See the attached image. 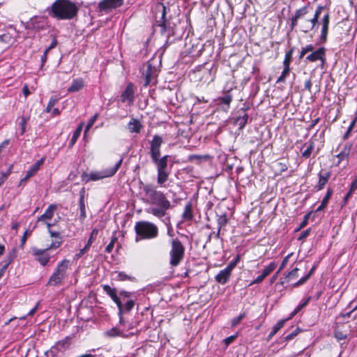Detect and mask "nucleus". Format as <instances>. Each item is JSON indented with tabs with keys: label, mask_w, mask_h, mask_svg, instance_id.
Listing matches in <instances>:
<instances>
[{
	"label": "nucleus",
	"mask_w": 357,
	"mask_h": 357,
	"mask_svg": "<svg viewBox=\"0 0 357 357\" xmlns=\"http://www.w3.org/2000/svg\"><path fill=\"white\" fill-rule=\"evenodd\" d=\"M142 189L146 198L143 199L144 203L149 204L151 207L146 209L148 213L161 218L164 217L167 211L172 208L170 201L167 198L165 194L158 190L157 187L150 183H142Z\"/></svg>",
	"instance_id": "1"
},
{
	"label": "nucleus",
	"mask_w": 357,
	"mask_h": 357,
	"mask_svg": "<svg viewBox=\"0 0 357 357\" xmlns=\"http://www.w3.org/2000/svg\"><path fill=\"white\" fill-rule=\"evenodd\" d=\"M163 143V139L160 135H154L150 142V157L157 170V183L160 187L165 186V183L168 180L170 170L168 169L169 155H161L160 148Z\"/></svg>",
	"instance_id": "2"
},
{
	"label": "nucleus",
	"mask_w": 357,
	"mask_h": 357,
	"mask_svg": "<svg viewBox=\"0 0 357 357\" xmlns=\"http://www.w3.org/2000/svg\"><path fill=\"white\" fill-rule=\"evenodd\" d=\"M51 11L54 17L59 20H70L77 15L78 8L70 0H56L52 3Z\"/></svg>",
	"instance_id": "3"
},
{
	"label": "nucleus",
	"mask_w": 357,
	"mask_h": 357,
	"mask_svg": "<svg viewBox=\"0 0 357 357\" xmlns=\"http://www.w3.org/2000/svg\"><path fill=\"white\" fill-rule=\"evenodd\" d=\"M135 230L137 234L136 241L140 239H151L158 235L157 226L148 221H139L136 222Z\"/></svg>",
	"instance_id": "4"
},
{
	"label": "nucleus",
	"mask_w": 357,
	"mask_h": 357,
	"mask_svg": "<svg viewBox=\"0 0 357 357\" xmlns=\"http://www.w3.org/2000/svg\"><path fill=\"white\" fill-rule=\"evenodd\" d=\"M184 252L185 248L182 243L178 238L172 239L169 252V264L173 267L177 266L183 260Z\"/></svg>",
	"instance_id": "5"
},
{
	"label": "nucleus",
	"mask_w": 357,
	"mask_h": 357,
	"mask_svg": "<svg viewBox=\"0 0 357 357\" xmlns=\"http://www.w3.org/2000/svg\"><path fill=\"white\" fill-rule=\"evenodd\" d=\"M68 265L69 261L67 259H63L59 262L54 273L50 276L47 282V285L58 286L61 284L63 280L66 276Z\"/></svg>",
	"instance_id": "6"
},
{
	"label": "nucleus",
	"mask_w": 357,
	"mask_h": 357,
	"mask_svg": "<svg viewBox=\"0 0 357 357\" xmlns=\"http://www.w3.org/2000/svg\"><path fill=\"white\" fill-rule=\"evenodd\" d=\"M123 159H120L116 165L110 168L106 169L101 172H92L89 174H86L83 177V180L86 182L89 181H98L104 178L112 176L121 167Z\"/></svg>",
	"instance_id": "7"
},
{
	"label": "nucleus",
	"mask_w": 357,
	"mask_h": 357,
	"mask_svg": "<svg viewBox=\"0 0 357 357\" xmlns=\"http://www.w3.org/2000/svg\"><path fill=\"white\" fill-rule=\"evenodd\" d=\"M143 75L145 77L144 86L151 84L157 76V69L152 66L150 62H147L143 69Z\"/></svg>",
	"instance_id": "8"
},
{
	"label": "nucleus",
	"mask_w": 357,
	"mask_h": 357,
	"mask_svg": "<svg viewBox=\"0 0 357 357\" xmlns=\"http://www.w3.org/2000/svg\"><path fill=\"white\" fill-rule=\"evenodd\" d=\"M50 249H38L37 248H33V255L36 257V260L43 266H46L50 261V257L47 253V250Z\"/></svg>",
	"instance_id": "9"
},
{
	"label": "nucleus",
	"mask_w": 357,
	"mask_h": 357,
	"mask_svg": "<svg viewBox=\"0 0 357 357\" xmlns=\"http://www.w3.org/2000/svg\"><path fill=\"white\" fill-rule=\"evenodd\" d=\"M135 90L132 83H129L121 95V100L123 102H127L129 105L133 103L135 99Z\"/></svg>",
	"instance_id": "10"
},
{
	"label": "nucleus",
	"mask_w": 357,
	"mask_h": 357,
	"mask_svg": "<svg viewBox=\"0 0 357 357\" xmlns=\"http://www.w3.org/2000/svg\"><path fill=\"white\" fill-rule=\"evenodd\" d=\"M330 22V13L327 11L323 16L321 20V31L320 35V39L322 43H326L327 40V36L328 33V26Z\"/></svg>",
	"instance_id": "11"
},
{
	"label": "nucleus",
	"mask_w": 357,
	"mask_h": 357,
	"mask_svg": "<svg viewBox=\"0 0 357 357\" xmlns=\"http://www.w3.org/2000/svg\"><path fill=\"white\" fill-rule=\"evenodd\" d=\"M325 54L326 49L324 47H320L307 55L305 59L310 62H315L319 60L324 62L325 61Z\"/></svg>",
	"instance_id": "12"
},
{
	"label": "nucleus",
	"mask_w": 357,
	"mask_h": 357,
	"mask_svg": "<svg viewBox=\"0 0 357 357\" xmlns=\"http://www.w3.org/2000/svg\"><path fill=\"white\" fill-rule=\"evenodd\" d=\"M238 116L235 119L234 123L240 129H243L248 120V115L246 113V109L241 108L238 111Z\"/></svg>",
	"instance_id": "13"
},
{
	"label": "nucleus",
	"mask_w": 357,
	"mask_h": 357,
	"mask_svg": "<svg viewBox=\"0 0 357 357\" xmlns=\"http://www.w3.org/2000/svg\"><path fill=\"white\" fill-rule=\"evenodd\" d=\"M49 234L52 238H54L55 240L47 247V249H56L59 248L63 242L62 236L59 231H55L52 229H49Z\"/></svg>",
	"instance_id": "14"
},
{
	"label": "nucleus",
	"mask_w": 357,
	"mask_h": 357,
	"mask_svg": "<svg viewBox=\"0 0 357 357\" xmlns=\"http://www.w3.org/2000/svg\"><path fill=\"white\" fill-rule=\"evenodd\" d=\"M123 3V0H102L99 3L100 10L116 8Z\"/></svg>",
	"instance_id": "15"
},
{
	"label": "nucleus",
	"mask_w": 357,
	"mask_h": 357,
	"mask_svg": "<svg viewBox=\"0 0 357 357\" xmlns=\"http://www.w3.org/2000/svg\"><path fill=\"white\" fill-rule=\"evenodd\" d=\"M56 209V205L50 204L45 210V213L38 218L37 222H45L52 220Z\"/></svg>",
	"instance_id": "16"
},
{
	"label": "nucleus",
	"mask_w": 357,
	"mask_h": 357,
	"mask_svg": "<svg viewBox=\"0 0 357 357\" xmlns=\"http://www.w3.org/2000/svg\"><path fill=\"white\" fill-rule=\"evenodd\" d=\"M84 86V80L82 78L74 79L68 89L70 93L77 92L82 89Z\"/></svg>",
	"instance_id": "17"
},
{
	"label": "nucleus",
	"mask_w": 357,
	"mask_h": 357,
	"mask_svg": "<svg viewBox=\"0 0 357 357\" xmlns=\"http://www.w3.org/2000/svg\"><path fill=\"white\" fill-rule=\"evenodd\" d=\"M231 274V273L230 272L224 268L223 270H221L218 274L216 275L215 279L218 283L221 284H225L230 278Z\"/></svg>",
	"instance_id": "18"
},
{
	"label": "nucleus",
	"mask_w": 357,
	"mask_h": 357,
	"mask_svg": "<svg viewBox=\"0 0 357 357\" xmlns=\"http://www.w3.org/2000/svg\"><path fill=\"white\" fill-rule=\"evenodd\" d=\"M143 126L137 119H132L128 124V128L130 132L139 133Z\"/></svg>",
	"instance_id": "19"
},
{
	"label": "nucleus",
	"mask_w": 357,
	"mask_h": 357,
	"mask_svg": "<svg viewBox=\"0 0 357 357\" xmlns=\"http://www.w3.org/2000/svg\"><path fill=\"white\" fill-rule=\"evenodd\" d=\"M71 344V337L68 336L65 339L58 341L54 345L59 351H64L68 349Z\"/></svg>",
	"instance_id": "20"
},
{
	"label": "nucleus",
	"mask_w": 357,
	"mask_h": 357,
	"mask_svg": "<svg viewBox=\"0 0 357 357\" xmlns=\"http://www.w3.org/2000/svg\"><path fill=\"white\" fill-rule=\"evenodd\" d=\"M45 161V158H41L36 161L33 165H32L29 169L26 172V174H28V176H33L39 170L40 167L43 165Z\"/></svg>",
	"instance_id": "21"
},
{
	"label": "nucleus",
	"mask_w": 357,
	"mask_h": 357,
	"mask_svg": "<svg viewBox=\"0 0 357 357\" xmlns=\"http://www.w3.org/2000/svg\"><path fill=\"white\" fill-rule=\"evenodd\" d=\"M325 9V7L323 6H317L316 10H315V13H314V17L310 19V20H308L309 22H310V25H311V28L312 29H313L314 28V26L317 24L318 23V19L321 13V12Z\"/></svg>",
	"instance_id": "22"
},
{
	"label": "nucleus",
	"mask_w": 357,
	"mask_h": 357,
	"mask_svg": "<svg viewBox=\"0 0 357 357\" xmlns=\"http://www.w3.org/2000/svg\"><path fill=\"white\" fill-rule=\"evenodd\" d=\"M112 299L116 304V305L118 307V310H119L118 314L119 317V324L123 326L125 324V321L122 317L123 316V304L117 295L115 296V297Z\"/></svg>",
	"instance_id": "23"
},
{
	"label": "nucleus",
	"mask_w": 357,
	"mask_h": 357,
	"mask_svg": "<svg viewBox=\"0 0 357 357\" xmlns=\"http://www.w3.org/2000/svg\"><path fill=\"white\" fill-rule=\"evenodd\" d=\"M351 150V144H346L344 146L343 149L337 155V158L339 159V162L349 157Z\"/></svg>",
	"instance_id": "24"
},
{
	"label": "nucleus",
	"mask_w": 357,
	"mask_h": 357,
	"mask_svg": "<svg viewBox=\"0 0 357 357\" xmlns=\"http://www.w3.org/2000/svg\"><path fill=\"white\" fill-rule=\"evenodd\" d=\"M182 218L185 220H191L193 218L192 211V204L190 202H188L184 208V211L182 214Z\"/></svg>",
	"instance_id": "25"
},
{
	"label": "nucleus",
	"mask_w": 357,
	"mask_h": 357,
	"mask_svg": "<svg viewBox=\"0 0 357 357\" xmlns=\"http://www.w3.org/2000/svg\"><path fill=\"white\" fill-rule=\"evenodd\" d=\"M232 100V96L230 94H227L226 96L223 97H220L218 98V105H225L226 108L224 109L225 110H227L229 107V105Z\"/></svg>",
	"instance_id": "26"
},
{
	"label": "nucleus",
	"mask_w": 357,
	"mask_h": 357,
	"mask_svg": "<svg viewBox=\"0 0 357 357\" xmlns=\"http://www.w3.org/2000/svg\"><path fill=\"white\" fill-rule=\"evenodd\" d=\"M284 322V320H280L279 321L277 322V324L273 327L272 331L268 335V341H269L278 333V331L283 327Z\"/></svg>",
	"instance_id": "27"
},
{
	"label": "nucleus",
	"mask_w": 357,
	"mask_h": 357,
	"mask_svg": "<svg viewBox=\"0 0 357 357\" xmlns=\"http://www.w3.org/2000/svg\"><path fill=\"white\" fill-rule=\"evenodd\" d=\"M330 176V173L327 172L324 175L319 174V178L318 185L317 186L318 190H321L324 188L326 183L328 182V180Z\"/></svg>",
	"instance_id": "28"
},
{
	"label": "nucleus",
	"mask_w": 357,
	"mask_h": 357,
	"mask_svg": "<svg viewBox=\"0 0 357 357\" xmlns=\"http://www.w3.org/2000/svg\"><path fill=\"white\" fill-rule=\"evenodd\" d=\"M105 335L107 336V337H117V336H121L123 334V332L121 331L119 329H118L117 328H112L109 330H107L106 331L105 333H104Z\"/></svg>",
	"instance_id": "29"
},
{
	"label": "nucleus",
	"mask_w": 357,
	"mask_h": 357,
	"mask_svg": "<svg viewBox=\"0 0 357 357\" xmlns=\"http://www.w3.org/2000/svg\"><path fill=\"white\" fill-rule=\"evenodd\" d=\"M277 264L275 262H271L269 264L268 266H267L262 271L261 275L265 278L266 276H268L272 271L275 270L276 268Z\"/></svg>",
	"instance_id": "30"
},
{
	"label": "nucleus",
	"mask_w": 357,
	"mask_h": 357,
	"mask_svg": "<svg viewBox=\"0 0 357 357\" xmlns=\"http://www.w3.org/2000/svg\"><path fill=\"white\" fill-rule=\"evenodd\" d=\"M289 72H290V67L284 66V69H283L280 76L278 78L277 82L278 83L284 82L286 77L289 74Z\"/></svg>",
	"instance_id": "31"
},
{
	"label": "nucleus",
	"mask_w": 357,
	"mask_h": 357,
	"mask_svg": "<svg viewBox=\"0 0 357 357\" xmlns=\"http://www.w3.org/2000/svg\"><path fill=\"white\" fill-rule=\"evenodd\" d=\"M294 52V48H291L288 52H286L284 59L283 61V66H290V63L292 60V54Z\"/></svg>",
	"instance_id": "32"
},
{
	"label": "nucleus",
	"mask_w": 357,
	"mask_h": 357,
	"mask_svg": "<svg viewBox=\"0 0 357 357\" xmlns=\"http://www.w3.org/2000/svg\"><path fill=\"white\" fill-rule=\"evenodd\" d=\"M29 120V116H22L21 120L19 123L20 127V135H22L26 132V126L27 122Z\"/></svg>",
	"instance_id": "33"
},
{
	"label": "nucleus",
	"mask_w": 357,
	"mask_h": 357,
	"mask_svg": "<svg viewBox=\"0 0 357 357\" xmlns=\"http://www.w3.org/2000/svg\"><path fill=\"white\" fill-rule=\"evenodd\" d=\"M116 273L117 280H119L120 281L135 280L134 277L127 275L126 273H125L123 272H116Z\"/></svg>",
	"instance_id": "34"
},
{
	"label": "nucleus",
	"mask_w": 357,
	"mask_h": 357,
	"mask_svg": "<svg viewBox=\"0 0 357 357\" xmlns=\"http://www.w3.org/2000/svg\"><path fill=\"white\" fill-rule=\"evenodd\" d=\"M312 30L310 25V22L307 20H304L301 22V31L304 33H307L308 31Z\"/></svg>",
	"instance_id": "35"
},
{
	"label": "nucleus",
	"mask_w": 357,
	"mask_h": 357,
	"mask_svg": "<svg viewBox=\"0 0 357 357\" xmlns=\"http://www.w3.org/2000/svg\"><path fill=\"white\" fill-rule=\"evenodd\" d=\"M209 158V155H190L188 156V160L189 161H194V160H197L198 163H199L203 159H208Z\"/></svg>",
	"instance_id": "36"
},
{
	"label": "nucleus",
	"mask_w": 357,
	"mask_h": 357,
	"mask_svg": "<svg viewBox=\"0 0 357 357\" xmlns=\"http://www.w3.org/2000/svg\"><path fill=\"white\" fill-rule=\"evenodd\" d=\"M239 260H240V255H238L234 260L231 261L229 263V264L227 266L225 269H227L229 272H230L231 273L232 270L236 266Z\"/></svg>",
	"instance_id": "37"
},
{
	"label": "nucleus",
	"mask_w": 357,
	"mask_h": 357,
	"mask_svg": "<svg viewBox=\"0 0 357 357\" xmlns=\"http://www.w3.org/2000/svg\"><path fill=\"white\" fill-rule=\"evenodd\" d=\"M82 126H83V123H82L75 130V132L73 135V137L71 138V140H70L71 144H74L76 142V140L77 139V138L79 137L82 130Z\"/></svg>",
	"instance_id": "38"
},
{
	"label": "nucleus",
	"mask_w": 357,
	"mask_h": 357,
	"mask_svg": "<svg viewBox=\"0 0 357 357\" xmlns=\"http://www.w3.org/2000/svg\"><path fill=\"white\" fill-rule=\"evenodd\" d=\"M307 13V8L306 6H304L300 9H298L294 17H295L297 19H301L303 17H304Z\"/></svg>",
	"instance_id": "39"
},
{
	"label": "nucleus",
	"mask_w": 357,
	"mask_h": 357,
	"mask_svg": "<svg viewBox=\"0 0 357 357\" xmlns=\"http://www.w3.org/2000/svg\"><path fill=\"white\" fill-rule=\"evenodd\" d=\"M228 219L225 214L219 215L217 220L218 227L222 228L227 224Z\"/></svg>",
	"instance_id": "40"
},
{
	"label": "nucleus",
	"mask_w": 357,
	"mask_h": 357,
	"mask_svg": "<svg viewBox=\"0 0 357 357\" xmlns=\"http://www.w3.org/2000/svg\"><path fill=\"white\" fill-rule=\"evenodd\" d=\"M103 289L106 292V294L111 297V298H113L115 297V296H116V289L112 288L110 286L107 284L103 286Z\"/></svg>",
	"instance_id": "41"
},
{
	"label": "nucleus",
	"mask_w": 357,
	"mask_h": 357,
	"mask_svg": "<svg viewBox=\"0 0 357 357\" xmlns=\"http://www.w3.org/2000/svg\"><path fill=\"white\" fill-rule=\"evenodd\" d=\"M98 114H95L93 116L91 117V119L89 120L87 125L85 128L84 133L86 134L90 128L93 126L94 123L96 122V119H98Z\"/></svg>",
	"instance_id": "42"
},
{
	"label": "nucleus",
	"mask_w": 357,
	"mask_h": 357,
	"mask_svg": "<svg viewBox=\"0 0 357 357\" xmlns=\"http://www.w3.org/2000/svg\"><path fill=\"white\" fill-rule=\"evenodd\" d=\"M58 102V98L54 96V97H51V98L49 100V102L47 104V106L46 107V109L45 111L47 112H51L52 111V108L56 105V103Z\"/></svg>",
	"instance_id": "43"
},
{
	"label": "nucleus",
	"mask_w": 357,
	"mask_h": 357,
	"mask_svg": "<svg viewBox=\"0 0 357 357\" xmlns=\"http://www.w3.org/2000/svg\"><path fill=\"white\" fill-rule=\"evenodd\" d=\"M313 150L314 144L310 143L307 148L302 153V156L305 158H310Z\"/></svg>",
	"instance_id": "44"
},
{
	"label": "nucleus",
	"mask_w": 357,
	"mask_h": 357,
	"mask_svg": "<svg viewBox=\"0 0 357 357\" xmlns=\"http://www.w3.org/2000/svg\"><path fill=\"white\" fill-rule=\"evenodd\" d=\"M58 352H59V351L57 349L56 347L54 345L45 352V356L47 357H54L57 355Z\"/></svg>",
	"instance_id": "45"
},
{
	"label": "nucleus",
	"mask_w": 357,
	"mask_h": 357,
	"mask_svg": "<svg viewBox=\"0 0 357 357\" xmlns=\"http://www.w3.org/2000/svg\"><path fill=\"white\" fill-rule=\"evenodd\" d=\"M245 317V312L241 313L238 317L234 318L231 320V326L234 327V326H237L241 322V321L242 319H243Z\"/></svg>",
	"instance_id": "46"
},
{
	"label": "nucleus",
	"mask_w": 357,
	"mask_h": 357,
	"mask_svg": "<svg viewBox=\"0 0 357 357\" xmlns=\"http://www.w3.org/2000/svg\"><path fill=\"white\" fill-rule=\"evenodd\" d=\"M135 301L132 300H130L126 302L125 306H123V313L129 312L134 307Z\"/></svg>",
	"instance_id": "47"
},
{
	"label": "nucleus",
	"mask_w": 357,
	"mask_h": 357,
	"mask_svg": "<svg viewBox=\"0 0 357 357\" xmlns=\"http://www.w3.org/2000/svg\"><path fill=\"white\" fill-rule=\"evenodd\" d=\"M12 261L13 256L10 255L8 257V259L6 261L5 264L2 266L1 269L0 270V278H2L5 270L8 268V265L12 262Z\"/></svg>",
	"instance_id": "48"
},
{
	"label": "nucleus",
	"mask_w": 357,
	"mask_h": 357,
	"mask_svg": "<svg viewBox=\"0 0 357 357\" xmlns=\"http://www.w3.org/2000/svg\"><path fill=\"white\" fill-rule=\"evenodd\" d=\"M1 41L6 43H10L13 41V37L9 33H2L1 34Z\"/></svg>",
	"instance_id": "49"
},
{
	"label": "nucleus",
	"mask_w": 357,
	"mask_h": 357,
	"mask_svg": "<svg viewBox=\"0 0 357 357\" xmlns=\"http://www.w3.org/2000/svg\"><path fill=\"white\" fill-rule=\"evenodd\" d=\"M116 241H117L116 236H113L112 239H111L110 243L107 245V247L105 248V252H106L110 253L112 251V250L114 248V243H115V242Z\"/></svg>",
	"instance_id": "50"
},
{
	"label": "nucleus",
	"mask_w": 357,
	"mask_h": 357,
	"mask_svg": "<svg viewBox=\"0 0 357 357\" xmlns=\"http://www.w3.org/2000/svg\"><path fill=\"white\" fill-rule=\"evenodd\" d=\"M310 297H308L303 303L301 304H299L294 310V312H292V314L294 315L296 314V313H298L303 307H304L305 306L307 305V304L308 303V302L310 301Z\"/></svg>",
	"instance_id": "51"
},
{
	"label": "nucleus",
	"mask_w": 357,
	"mask_h": 357,
	"mask_svg": "<svg viewBox=\"0 0 357 357\" xmlns=\"http://www.w3.org/2000/svg\"><path fill=\"white\" fill-rule=\"evenodd\" d=\"M79 205L80 210L79 219L83 221L86 217L85 204H80Z\"/></svg>",
	"instance_id": "52"
},
{
	"label": "nucleus",
	"mask_w": 357,
	"mask_h": 357,
	"mask_svg": "<svg viewBox=\"0 0 357 357\" xmlns=\"http://www.w3.org/2000/svg\"><path fill=\"white\" fill-rule=\"evenodd\" d=\"M98 234V229L96 228L93 229V230L90 234V237L88 240V242H89L90 243L92 244L94 242V241L96 240Z\"/></svg>",
	"instance_id": "53"
},
{
	"label": "nucleus",
	"mask_w": 357,
	"mask_h": 357,
	"mask_svg": "<svg viewBox=\"0 0 357 357\" xmlns=\"http://www.w3.org/2000/svg\"><path fill=\"white\" fill-rule=\"evenodd\" d=\"M332 193H333L332 190L328 189V190L326 192V194L324 196V199H322V202H321L323 205H326L327 206V204L328 203V201H329V199L331 197Z\"/></svg>",
	"instance_id": "54"
},
{
	"label": "nucleus",
	"mask_w": 357,
	"mask_h": 357,
	"mask_svg": "<svg viewBox=\"0 0 357 357\" xmlns=\"http://www.w3.org/2000/svg\"><path fill=\"white\" fill-rule=\"evenodd\" d=\"M11 169L9 168L6 172H3L1 174V176L0 177V186L4 183L8 176L10 174Z\"/></svg>",
	"instance_id": "55"
},
{
	"label": "nucleus",
	"mask_w": 357,
	"mask_h": 357,
	"mask_svg": "<svg viewBox=\"0 0 357 357\" xmlns=\"http://www.w3.org/2000/svg\"><path fill=\"white\" fill-rule=\"evenodd\" d=\"M357 120V117H355L354 119L352 121V122L351 123L350 126H349L346 133L344 135V139H346L349 137V134H350V132L351 131V130L354 128V126H355V123H356V121Z\"/></svg>",
	"instance_id": "56"
},
{
	"label": "nucleus",
	"mask_w": 357,
	"mask_h": 357,
	"mask_svg": "<svg viewBox=\"0 0 357 357\" xmlns=\"http://www.w3.org/2000/svg\"><path fill=\"white\" fill-rule=\"evenodd\" d=\"M31 231H29L28 230H26L21 238V244H20V246L22 248L24 247L25 243H26V238H27V236H30L31 235Z\"/></svg>",
	"instance_id": "57"
},
{
	"label": "nucleus",
	"mask_w": 357,
	"mask_h": 357,
	"mask_svg": "<svg viewBox=\"0 0 357 357\" xmlns=\"http://www.w3.org/2000/svg\"><path fill=\"white\" fill-rule=\"evenodd\" d=\"M298 333V329L296 330H294L293 332H291L290 334L287 335L285 337H284V340L286 341H289V340H292L293 338H294Z\"/></svg>",
	"instance_id": "58"
},
{
	"label": "nucleus",
	"mask_w": 357,
	"mask_h": 357,
	"mask_svg": "<svg viewBox=\"0 0 357 357\" xmlns=\"http://www.w3.org/2000/svg\"><path fill=\"white\" fill-rule=\"evenodd\" d=\"M298 271V269L297 268H294L291 272L289 273L287 278H288L289 280L296 278Z\"/></svg>",
	"instance_id": "59"
},
{
	"label": "nucleus",
	"mask_w": 357,
	"mask_h": 357,
	"mask_svg": "<svg viewBox=\"0 0 357 357\" xmlns=\"http://www.w3.org/2000/svg\"><path fill=\"white\" fill-rule=\"evenodd\" d=\"M335 337L338 340H342L346 339L347 335L342 332L337 331L335 333Z\"/></svg>",
	"instance_id": "60"
},
{
	"label": "nucleus",
	"mask_w": 357,
	"mask_h": 357,
	"mask_svg": "<svg viewBox=\"0 0 357 357\" xmlns=\"http://www.w3.org/2000/svg\"><path fill=\"white\" fill-rule=\"evenodd\" d=\"M309 275H305L304 277H303L302 278H301L296 284H295V286H298V285H301V284H304L308 279H309Z\"/></svg>",
	"instance_id": "61"
},
{
	"label": "nucleus",
	"mask_w": 357,
	"mask_h": 357,
	"mask_svg": "<svg viewBox=\"0 0 357 357\" xmlns=\"http://www.w3.org/2000/svg\"><path fill=\"white\" fill-rule=\"evenodd\" d=\"M309 216H310V214H306L305 216H304V219L301 222V223L300 224V227H299V229H301L304 227H305L307 224V221H308V218H309Z\"/></svg>",
	"instance_id": "62"
},
{
	"label": "nucleus",
	"mask_w": 357,
	"mask_h": 357,
	"mask_svg": "<svg viewBox=\"0 0 357 357\" xmlns=\"http://www.w3.org/2000/svg\"><path fill=\"white\" fill-rule=\"evenodd\" d=\"M236 339L235 335L229 336L225 339L224 342L227 346H228L229 344H231L234 340Z\"/></svg>",
	"instance_id": "63"
},
{
	"label": "nucleus",
	"mask_w": 357,
	"mask_h": 357,
	"mask_svg": "<svg viewBox=\"0 0 357 357\" xmlns=\"http://www.w3.org/2000/svg\"><path fill=\"white\" fill-rule=\"evenodd\" d=\"M356 189H357V179H354V180L352 181L351 184V186H350V189H349V190H350L351 191H353V192H354V190H356Z\"/></svg>",
	"instance_id": "64"
}]
</instances>
